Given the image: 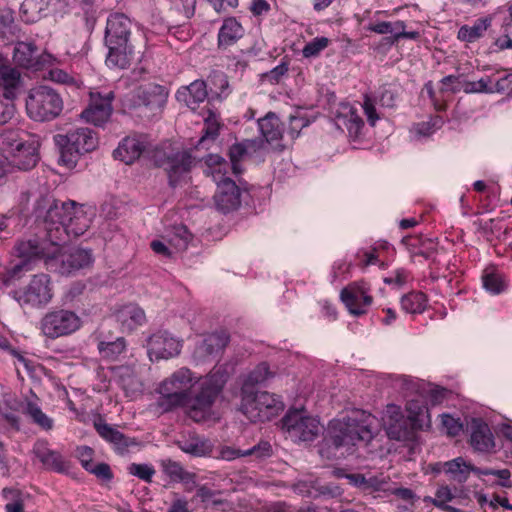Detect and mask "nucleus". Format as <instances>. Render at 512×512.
Instances as JSON below:
<instances>
[{"label": "nucleus", "instance_id": "nucleus-1", "mask_svg": "<svg viewBox=\"0 0 512 512\" xmlns=\"http://www.w3.org/2000/svg\"><path fill=\"white\" fill-rule=\"evenodd\" d=\"M37 218L42 220L46 237L38 240L21 241L16 250L19 257L43 258L51 261L59 252V246L69 236L83 235L91 225L93 209L75 201H58L41 198L37 203Z\"/></svg>", "mask_w": 512, "mask_h": 512}, {"label": "nucleus", "instance_id": "nucleus-2", "mask_svg": "<svg viewBox=\"0 0 512 512\" xmlns=\"http://www.w3.org/2000/svg\"><path fill=\"white\" fill-rule=\"evenodd\" d=\"M198 380L188 368L183 367L175 371L159 386L158 390L161 395L158 400L159 408L167 412L174 408L184 407L188 416L194 421L199 422L205 419L226 379L224 374L219 371L210 373L203 380L201 391L193 398L191 389Z\"/></svg>", "mask_w": 512, "mask_h": 512}, {"label": "nucleus", "instance_id": "nucleus-3", "mask_svg": "<svg viewBox=\"0 0 512 512\" xmlns=\"http://www.w3.org/2000/svg\"><path fill=\"white\" fill-rule=\"evenodd\" d=\"M376 425L375 416L361 409H353L329 423L326 442L335 448L346 447V451H349L350 447L359 443L367 444L374 436Z\"/></svg>", "mask_w": 512, "mask_h": 512}, {"label": "nucleus", "instance_id": "nucleus-4", "mask_svg": "<svg viewBox=\"0 0 512 512\" xmlns=\"http://www.w3.org/2000/svg\"><path fill=\"white\" fill-rule=\"evenodd\" d=\"M131 25V20L122 13L109 16L105 31V43L109 50L106 64L109 67L124 69L133 60L134 50L129 43Z\"/></svg>", "mask_w": 512, "mask_h": 512}, {"label": "nucleus", "instance_id": "nucleus-5", "mask_svg": "<svg viewBox=\"0 0 512 512\" xmlns=\"http://www.w3.org/2000/svg\"><path fill=\"white\" fill-rule=\"evenodd\" d=\"M408 417L405 418L400 407L388 405L386 409L387 435L391 439L406 440L413 430L422 429L429 422L428 410L419 400H409L406 405Z\"/></svg>", "mask_w": 512, "mask_h": 512}, {"label": "nucleus", "instance_id": "nucleus-6", "mask_svg": "<svg viewBox=\"0 0 512 512\" xmlns=\"http://www.w3.org/2000/svg\"><path fill=\"white\" fill-rule=\"evenodd\" d=\"M55 141L60 146V162L69 168L76 165L80 155L89 153L98 146L96 133L86 127L75 129L66 135H57Z\"/></svg>", "mask_w": 512, "mask_h": 512}, {"label": "nucleus", "instance_id": "nucleus-7", "mask_svg": "<svg viewBox=\"0 0 512 512\" xmlns=\"http://www.w3.org/2000/svg\"><path fill=\"white\" fill-rule=\"evenodd\" d=\"M64 102L59 93L48 86L32 88L26 98L28 116L39 122L51 121L60 116Z\"/></svg>", "mask_w": 512, "mask_h": 512}, {"label": "nucleus", "instance_id": "nucleus-8", "mask_svg": "<svg viewBox=\"0 0 512 512\" xmlns=\"http://www.w3.org/2000/svg\"><path fill=\"white\" fill-rule=\"evenodd\" d=\"M430 467L434 477L444 473L446 477L453 478L454 480H466L470 477L480 478L481 476H494L500 480H508L511 477V473L508 469L481 470L462 457L455 458L445 463H436L430 465Z\"/></svg>", "mask_w": 512, "mask_h": 512}, {"label": "nucleus", "instance_id": "nucleus-9", "mask_svg": "<svg viewBox=\"0 0 512 512\" xmlns=\"http://www.w3.org/2000/svg\"><path fill=\"white\" fill-rule=\"evenodd\" d=\"M241 409L251 422H265L277 416L284 405L274 394L264 391L243 396Z\"/></svg>", "mask_w": 512, "mask_h": 512}, {"label": "nucleus", "instance_id": "nucleus-10", "mask_svg": "<svg viewBox=\"0 0 512 512\" xmlns=\"http://www.w3.org/2000/svg\"><path fill=\"white\" fill-rule=\"evenodd\" d=\"M282 429L295 442L315 440L323 430L319 420L302 410H289L281 420Z\"/></svg>", "mask_w": 512, "mask_h": 512}, {"label": "nucleus", "instance_id": "nucleus-11", "mask_svg": "<svg viewBox=\"0 0 512 512\" xmlns=\"http://www.w3.org/2000/svg\"><path fill=\"white\" fill-rule=\"evenodd\" d=\"M152 159L156 166L164 168L168 174L169 183L173 187L178 184L180 177L191 169L194 162L188 151H174L170 145L156 148Z\"/></svg>", "mask_w": 512, "mask_h": 512}, {"label": "nucleus", "instance_id": "nucleus-12", "mask_svg": "<svg viewBox=\"0 0 512 512\" xmlns=\"http://www.w3.org/2000/svg\"><path fill=\"white\" fill-rule=\"evenodd\" d=\"M81 326V318L75 312L67 309L50 311L40 322L42 333L50 339L71 335Z\"/></svg>", "mask_w": 512, "mask_h": 512}, {"label": "nucleus", "instance_id": "nucleus-13", "mask_svg": "<svg viewBox=\"0 0 512 512\" xmlns=\"http://www.w3.org/2000/svg\"><path fill=\"white\" fill-rule=\"evenodd\" d=\"M113 91H91L88 106L82 111L81 118L95 126H101L110 118L114 100Z\"/></svg>", "mask_w": 512, "mask_h": 512}, {"label": "nucleus", "instance_id": "nucleus-14", "mask_svg": "<svg viewBox=\"0 0 512 512\" xmlns=\"http://www.w3.org/2000/svg\"><path fill=\"white\" fill-rule=\"evenodd\" d=\"M370 288L364 281H357L342 289L340 298L352 315L360 316L367 313L373 298Z\"/></svg>", "mask_w": 512, "mask_h": 512}, {"label": "nucleus", "instance_id": "nucleus-15", "mask_svg": "<svg viewBox=\"0 0 512 512\" xmlns=\"http://www.w3.org/2000/svg\"><path fill=\"white\" fill-rule=\"evenodd\" d=\"M151 360L169 359L180 354L182 342L167 331H157L147 342Z\"/></svg>", "mask_w": 512, "mask_h": 512}, {"label": "nucleus", "instance_id": "nucleus-16", "mask_svg": "<svg viewBox=\"0 0 512 512\" xmlns=\"http://www.w3.org/2000/svg\"><path fill=\"white\" fill-rule=\"evenodd\" d=\"M50 278L47 274L35 275L19 295V301L34 307L46 305L52 299Z\"/></svg>", "mask_w": 512, "mask_h": 512}, {"label": "nucleus", "instance_id": "nucleus-17", "mask_svg": "<svg viewBox=\"0 0 512 512\" xmlns=\"http://www.w3.org/2000/svg\"><path fill=\"white\" fill-rule=\"evenodd\" d=\"M61 246L62 244L59 246V252L56 254V257L52 260L60 264L61 274H70L92 264L91 251L76 247L62 252Z\"/></svg>", "mask_w": 512, "mask_h": 512}, {"label": "nucleus", "instance_id": "nucleus-18", "mask_svg": "<svg viewBox=\"0 0 512 512\" xmlns=\"http://www.w3.org/2000/svg\"><path fill=\"white\" fill-rule=\"evenodd\" d=\"M401 243L406 247L411 260L415 263L432 259L437 253L438 243L431 238H423L421 235L405 236Z\"/></svg>", "mask_w": 512, "mask_h": 512}, {"label": "nucleus", "instance_id": "nucleus-19", "mask_svg": "<svg viewBox=\"0 0 512 512\" xmlns=\"http://www.w3.org/2000/svg\"><path fill=\"white\" fill-rule=\"evenodd\" d=\"M147 151V139L143 135L125 137L113 152V157L127 165L133 164Z\"/></svg>", "mask_w": 512, "mask_h": 512}, {"label": "nucleus", "instance_id": "nucleus-20", "mask_svg": "<svg viewBox=\"0 0 512 512\" xmlns=\"http://www.w3.org/2000/svg\"><path fill=\"white\" fill-rule=\"evenodd\" d=\"M214 203L216 208L223 213L236 210L241 203L240 189L236 183L229 178L218 183Z\"/></svg>", "mask_w": 512, "mask_h": 512}, {"label": "nucleus", "instance_id": "nucleus-21", "mask_svg": "<svg viewBox=\"0 0 512 512\" xmlns=\"http://www.w3.org/2000/svg\"><path fill=\"white\" fill-rule=\"evenodd\" d=\"M470 444L474 450L490 452L494 446V436L487 423L480 419H473L470 424Z\"/></svg>", "mask_w": 512, "mask_h": 512}, {"label": "nucleus", "instance_id": "nucleus-22", "mask_svg": "<svg viewBox=\"0 0 512 512\" xmlns=\"http://www.w3.org/2000/svg\"><path fill=\"white\" fill-rule=\"evenodd\" d=\"M208 96L206 84L202 80H196L188 86L178 89L176 98L179 102L184 103L191 110L195 111L199 108Z\"/></svg>", "mask_w": 512, "mask_h": 512}, {"label": "nucleus", "instance_id": "nucleus-23", "mask_svg": "<svg viewBox=\"0 0 512 512\" xmlns=\"http://www.w3.org/2000/svg\"><path fill=\"white\" fill-rule=\"evenodd\" d=\"M394 252L393 247L387 241H378L369 249H360L356 254V263L361 268L369 265H384L385 254Z\"/></svg>", "mask_w": 512, "mask_h": 512}, {"label": "nucleus", "instance_id": "nucleus-24", "mask_svg": "<svg viewBox=\"0 0 512 512\" xmlns=\"http://www.w3.org/2000/svg\"><path fill=\"white\" fill-rule=\"evenodd\" d=\"M264 142L260 139H247L242 142L233 144L229 149V157L232 169L235 174L241 173L239 163L247 156L256 153L263 148Z\"/></svg>", "mask_w": 512, "mask_h": 512}, {"label": "nucleus", "instance_id": "nucleus-25", "mask_svg": "<svg viewBox=\"0 0 512 512\" xmlns=\"http://www.w3.org/2000/svg\"><path fill=\"white\" fill-rule=\"evenodd\" d=\"M33 452L48 469L62 472L68 468V464L63 459L62 455L49 449L48 442L45 440H38L34 444Z\"/></svg>", "mask_w": 512, "mask_h": 512}, {"label": "nucleus", "instance_id": "nucleus-26", "mask_svg": "<svg viewBox=\"0 0 512 512\" xmlns=\"http://www.w3.org/2000/svg\"><path fill=\"white\" fill-rule=\"evenodd\" d=\"M229 342V336L226 332H215L204 337L201 344L196 348V353L201 358L218 357Z\"/></svg>", "mask_w": 512, "mask_h": 512}, {"label": "nucleus", "instance_id": "nucleus-27", "mask_svg": "<svg viewBox=\"0 0 512 512\" xmlns=\"http://www.w3.org/2000/svg\"><path fill=\"white\" fill-rule=\"evenodd\" d=\"M244 35V29L234 17L226 18L218 32V48L226 50L235 45Z\"/></svg>", "mask_w": 512, "mask_h": 512}, {"label": "nucleus", "instance_id": "nucleus-28", "mask_svg": "<svg viewBox=\"0 0 512 512\" xmlns=\"http://www.w3.org/2000/svg\"><path fill=\"white\" fill-rule=\"evenodd\" d=\"M492 19L483 17L475 20L472 25H462L457 32V39L464 42L466 46L481 39L491 26Z\"/></svg>", "mask_w": 512, "mask_h": 512}, {"label": "nucleus", "instance_id": "nucleus-29", "mask_svg": "<svg viewBox=\"0 0 512 512\" xmlns=\"http://www.w3.org/2000/svg\"><path fill=\"white\" fill-rule=\"evenodd\" d=\"M21 74L17 68L12 67L8 60L0 55V86L6 96L15 97V91L19 87Z\"/></svg>", "mask_w": 512, "mask_h": 512}, {"label": "nucleus", "instance_id": "nucleus-30", "mask_svg": "<svg viewBox=\"0 0 512 512\" xmlns=\"http://www.w3.org/2000/svg\"><path fill=\"white\" fill-rule=\"evenodd\" d=\"M118 321L127 331H133L146 322L144 310L136 304L123 306L116 314Z\"/></svg>", "mask_w": 512, "mask_h": 512}, {"label": "nucleus", "instance_id": "nucleus-31", "mask_svg": "<svg viewBox=\"0 0 512 512\" xmlns=\"http://www.w3.org/2000/svg\"><path fill=\"white\" fill-rule=\"evenodd\" d=\"M259 128L263 138L269 144L280 147V141L283 135L281 122L274 114H268L259 120Z\"/></svg>", "mask_w": 512, "mask_h": 512}, {"label": "nucleus", "instance_id": "nucleus-32", "mask_svg": "<svg viewBox=\"0 0 512 512\" xmlns=\"http://www.w3.org/2000/svg\"><path fill=\"white\" fill-rule=\"evenodd\" d=\"M94 427L103 439L114 444L120 451H125L130 445L135 444L134 440L126 437L120 431L105 422H95Z\"/></svg>", "mask_w": 512, "mask_h": 512}, {"label": "nucleus", "instance_id": "nucleus-33", "mask_svg": "<svg viewBox=\"0 0 512 512\" xmlns=\"http://www.w3.org/2000/svg\"><path fill=\"white\" fill-rule=\"evenodd\" d=\"M168 93L166 89L157 84H148L142 89L140 97L143 104L152 111H161L166 103Z\"/></svg>", "mask_w": 512, "mask_h": 512}, {"label": "nucleus", "instance_id": "nucleus-34", "mask_svg": "<svg viewBox=\"0 0 512 512\" xmlns=\"http://www.w3.org/2000/svg\"><path fill=\"white\" fill-rule=\"evenodd\" d=\"M15 63L24 68H33L38 64V50L33 43L19 42L13 53Z\"/></svg>", "mask_w": 512, "mask_h": 512}, {"label": "nucleus", "instance_id": "nucleus-35", "mask_svg": "<svg viewBox=\"0 0 512 512\" xmlns=\"http://www.w3.org/2000/svg\"><path fill=\"white\" fill-rule=\"evenodd\" d=\"M201 114L204 118L205 127L204 134L199 139L198 145L203 146L208 140L214 141L217 138L221 124L219 114L210 107L209 103H207L206 109Z\"/></svg>", "mask_w": 512, "mask_h": 512}, {"label": "nucleus", "instance_id": "nucleus-36", "mask_svg": "<svg viewBox=\"0 0 512 512\" xmlns=\"http://www.w3.org/2000/svg\"><path fill=\"white\" fill-rule=\"evenodd\" d=\"M482 281L484 288L492 294H499L507 287L504 275L494 267H488L484 270Z\"/></svg>", "mask_w": 512, "mask_h": 512}, {"label": "nucleus", "instance_id": "nucleus-37", "mask_svg": "<svg viewBox=\"0 0 512 512\" xmlns=\"http://www.w3.org/2000/svg\"><path fill=\"white\" fill-rule=\"evenodd\" d=\"M192 235L185 226H175L172 232L168 235L167 242L173 253L181 252L187 249Z\"/></svg>", "mask_w": 512, "mask_h": 512}, {"label": "nucleus", "instance_id": "nucleus-38", "mask_svg": "<svg viewBox=\"0 0 512 512\" xmlns=\"http://www.w3.org/2000/svg\"><path fill=\"white\" fill-rule=\"evenodd\" d=\"M427 305V297L419 291L410 292L401 299L402 308L408 313H422Z\"/></svg>", "mask_w": 512, "mask_h": 512}, {"label": "nucleus", "instance_id": "nucleus-39", "mask_svg": "<svg viewBox=\"0 0 512 512\" xmlns=\"http://www.w3.org/2000/svg\"><path fill=\"white\" fill-rule=\"evenodd\" d=\"M23 412L29 415L32 421L44 430H51L53 420L49 418L41 408L32 401H27Z\"/></svg>", "mask_w": 512, "mask_h": 512}, {"label": "nucleus", "instance_id": "nucleus-40", "mask_svg": "<svg viewBox=\"0 0 512 512\" xmlns=\"http://www.w3.org/2000/svg\"><path fill=\"white\" fill-rule=\"evenodd\" d=\"M125 347L126 343L123 338H117L115 341L111 342L101 341L98 344V350L101 357L108 360H115L124 352Z\"/></svg>", "mask_w": 512, "mask_h": 512}, {"label": "nucleus", "instance_id": "nucleus-41", "mask_svg": "<svg viewBox=\"0 0 512 512\" xmlns=\"http://www.w3.org/2000/svg\"><path fill=\"white\" fill-rule=\"evenodd\" d=\"M3 496L7 500L6 512H24V494L15 488H4Z\"/></svg>", "mask_w": 512, "mask_h": 512}, {"label": "nucleus", "instance_id": "nucleus-42", "mask_svg": "<svg viewBox=\"0 0 512 512\" xmlns=\"http://www.w3.org/2000/svg\"><path fill=\"white\" fill-rule=\"evenodd\" d=\"M272 448L268 442H261L258 445L252 447L251 449L241 453V451H235L231 449H226L222 452V457L228 460L234 459L237 456H245L256 454L257 458L269 456L271 454Z\"/></svg>", "mask_w": 512, "mask_h": 512}, {"label": "nucleus", "instance_id": "nucleus-43", "mask_svg": "<svg viewBox=\"0 0 512 512\" xmlns=\"http://www.w3.org/2000/svg\"><path fill=\"white\" fill-rule=\"evenodd\" d=\"M181 449L187 453L201 456L205 455L210 451V445L207 441L202 440L198 437H192L189 440L181 442Z\"/></svg>", "mask_w": 512, "mask_h": 512}, {"label": "nucleus", "instance_id": "nucleus-44", "mask_svg": "<svg viewBox=\"0 0 512 512\" xmlns=\"http://www.w3.org/2000/svg\"><path fill=\"white\" fill-rule=\"evenodd\" d=\"M491 77L481 78L478 81H465L461 84V90L465 93L493 92Z\"/></svg>", "mask_w": 512, "mask_h": 512}, {"label": "nucleus", "instance_id": "nucleus-45", "mask_svg": "<svg viewBox=\"0 0 512 512\" xmlns=\"http://www.w3.org/2000/svg\"><path fill=\"white\" fill-rule=\"evenodd\" d=\"M13 96H6L0 93V125L7 123L15 114L16 108L13 103Z\"/></svg>", "mask_w": 512, "mask_h": 512}, {"label": "nucleus", "instance_id": "nucleus-46", "mask_svg": "<svg viewBox=\"0 0 512 512\" xmlns=\"http://www.w3.org/2000/svg\"><path fill=\"white\" fill-rule=\"evenodd\" d=\"M330 43V40L326 37H317L307 43L303 50V56L305 58L315 57L324 50Z\"/></svg>", "mask_w": 512, "mask_h": 512}, {"label": "nucleus", "instance_id": "nucleus-47", "mask_svg": "<svg viewBox=\"0 0 512 512\" xmlns=\"http://www.w3.org/2000/svg\"><path fill=\"white\" fill-rule=\"evenodd\" d=\"M391 30L393 34V39L395 42H398L400 39H411L416 40L420 37V33L418 31H406V25L403 21L391 22Z\"/></svg>", "mask_w": 512, "mask_h": 512}, {"label": "nucleus", "instance_id": "nucleus-48", "mask_svg": "<svg viewBox=\"0 0 512 512\" xmlns=\"http://www.w3.org/2000/svg\"><path fill=\"white\" fill-rule=\"evenodd\" d=\"M272 373L267 363L259 364L247 377L246 385H255L264 382Z\"/></svg>", "mask_w": 512, "mask_h": 512}, {"label": "nucleus", "instance_id": "nucleus-49", "mask_svg": "<svg viewBox=\"0 0 512 512\" xmlns=\"http://www.w3.org/2000/svg\"><path fill=\"white\" fill-rule=\"evenodd\" d=\"M345 126L351 135L357 136L364 126V121L357 113L356 109L351 108L346 116Z\"/></svg>", "mask_w": 512, "mask_h": 512}, {"label": "nucleus", "instance_id": "nucleus-50", "mask_svg": "<svg viewBox=\"0 0 512 512\" xmlns=\"http://www.w3.org/2000/svg\"><path fill=\"white\" fill-rule=\"evenodd\" d=\"M442 427L449 436H457L462 431V423L448 414L441 416Z\"/></svg>", "mask_w": 512, "mask_h": 512}, {"label": "nucleus", "instance_id": "nucleus-51", "mask_svg": "<svg viewBox=\"0 0 512 512\" xmlns=\"http://www.w3.org/2000/svg\"><path fill=\"white\" fill-rule=\"evenodd\" d=\"M93 455V449L88 446H80L76 450L77 458L79 459L82 467L88 472L92 469L93 465L95 464L93 462Z\"/></svg>", "mask_w": 512, "mask_h": 512}, {"label": "nucleus", "instance_id": "nucleus-52", "mask_svg": "<svg viewBox=\"0 0 512 512\" xmlns=\"http://www.w3.org/2000/svg\"><path fill=\"white\" fill-rule=\"evenodd\" d=\"M129 473L141 480H150L154 475V469L146 464H131L128 468Z\"/></svg>", "mask_w": 512, "mask_h": 512}, {"label": "nucleus", "instance_id": "nucleus-53", "mask_svg": "<svg viewBox=\"0 0 512 512\" xmlns=\"http://www.w3.org/2000/svg\"><path fill=\"white\" fill-rule=\"evenodd\" d=\"M362 107L365 115L367 116L368 122L374 126L376 121L379 119V116L376 112L375 102L370 96L365 95Z\"/></svg>", "mask_w": 512, "mask_h": 512}, {"label": "nucleus", "instance_id": "nucleus-54", "mask_svg": "<svg viewBox=\"0 0 512 512\" xmlns=\"http://www.w3.org/2000/svg\"><path fill=\"white\" fill-rule=\"evenodd\" d=\"M409 278V272L405 269H397L391 276L386 277L384 282L387 284H394L397 286L404 285Z\"/></svg>", "mask_w": 512, "mask_h": 512}, {"label": "nucleus", "instance_id": "nucleus-55", "mask_svg": "<svg viewBox=\"0 0 512 512\" xmlns=\"http://www.w3.org/2000/svg\"><path fill=\"white\" fill-rule=\"evenodd\" d=\"M150 247L154 253L161 255L163 257L169 258L174 254L168 242L165 243L162 240H153L150 244Z\"/></svg>", "mask_w": 512, "mask_h": 512}, {"label": "nucleus", "instance_id": "nucleus-56", "mask_svg": "<svg viewBox=\"0 0 512 512\" xmlns=\"http://www.w3.org/2000/svg\"><path fill=\"white\" fill-rule=\"evenodd\" d=\"M442 88L441 90H450L452 93L458 92L461 90V83L457 76L449 75L444 77L441 81Z\"/></svg>", "mask_w": 512, "mask_h": 512}, {"label": "nucleus", "instance_id": "nucleus-57", "mask_svg": "<svg viewBox=\"0 0 512 512\" xmlns=\"http://www.w3.org/2000/svg\"><path fill=\"white\" fill-rule=\"evenodd\" d=\"M89 472L97 478L110 479L113 477L111 469L106 463H95Z\"/></svg>", "mask_w": 512, "mask_h": 512}, {"label": "nucleus", "instance_id": "nucleus-58", "mask_svg": "<svg viewBox=\"0 0 512 512\" xmlns=\"http://www.w3.org/2000/svg\"><path fill=\"white\" fill-rule=\"evenodd\" d=\"M34 4H35V0H24V2L21 5V12H22L24 20L26 22H34L38 17L39 11H37L35 13L32 12L31 14H29V12L34 7Z\"/></svg>", "mask_w": 512, "mask_h": 512}, {"label": "nucleus", "instance_id": "nucleus-59", "mask_svg": "<svg viewBox=\"0 0 512 512\" xmlns=\"http://www.w3.org/2000/svg\"><path fill=\"white\" fill-rule=\"evenodd\" d=\"M453 498L451 491L447 487H441L436 492L433 503L435 506H442Z\"/></svg>", "mask_w": 512, "mask_h": 512}, {"label": "nucleus", "instance_id": "nucleus-60", "mask_svg": "<svg viewBox=\"0 0 512 512\" xmlns=\"http://www.w3.org/2000/svg\"><path fill=\"white\" fill-rule=\"evenodd\" d=\"M174 4L183 10L187 17H191L194 14L196 0H172Z\"/></svg>", "mask_w": 512, "mask_h": 512}, {"label": "nucleus", "instance_id": "nucleus-61", "mask_svg": "<svg viewBox=\"0 0 512 512\" xmlns=\"http://www.w3.org/2000/svg\"><path fill=\"white\" fill-rule=\"evenodd\" d=\"M391 22H377V23H370L367 26V29L371 32L377 33V34H390L392 33L391 30Z\"/></svg>", "mask_w": 512, "mask_h": 512}, {"label": "nucleus", "instance_id": "nucleus-62", "mask_svg": "<svg viewBox=\"0 0 512 512\" xmlns=\"http://www.w3.org/2000/svg\"><path fill=\"white\" fill-rule=\"evenodd\" d=\"M208 2L218 13L225 11L227 7L233 8L238 5V0H208Z\"/></svg>", "mask_w": 512, "mask_h": 512}, {"label": "nucleus", "instance_id": "nucleus-63", "mask_svg": "<svg viewBox=\"0 0 512 512\" xmlns=\"http://www.w3.org/2000/svg\"><path fill=\"white\" fill-rule=\"evenodd\" d=\"M228 167H229L228 163L225 162L224 167H222V165H221V166L215 167L214 169H211V170L205 169V173L208 175H211L213 177L214 181L218 184L222 180L225 179L224 175L227 173Z\"/></svg>", "mask_w": 512, "mask_h": 512}, {"label": "nucleus", "instance_id": "nucleus-64", "mask_svg": "<svg viewBox=\"0 0 512 512\" xmlns=\"http://www.w3.org/2000/svg\"><path fill=\"white\" fill-rule=\"evenodd\" d=\"M51 79L55 82L62 83V84H68L73 82V77L70 76L67 72L55 69L50 72Z\"/></svg>", "mask_w": 512, "mask_h": 512}]
</instances>
